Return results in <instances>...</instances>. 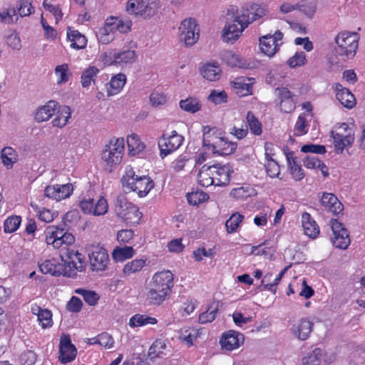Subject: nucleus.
I'll return each mask as SVG.
<instances>
[{"label":"nucleus","mask_w":365,"mask_h":365,"mask_svg":"<svg viewBox=\"0 0 365 365\" xmlns=\"http://www.w3.org/2000/svg\"><path fill=\"white\" fill-rule=\"evenodd\" d=\"M199 72L202 78L210 82L218 81L222 76V69L216 61H209L201 64Z\"/></svg>","instance_id":"aec40b11"},{"label":"nucleus","mask_w":365,"mask_h":365,"mask_svg":"<svg viewBox=\"0 0 365 365\" xmlns=\"http://www.w3.org/2000/svg\"><path fill=\"white\" fill-rule=\"evenodd\" d=\"M243 220V215L238 212L232 213L225 222V227L227 233L231 234L237 232Z\"/></svg>","instance_id":"de8ad7c7"},{"label":"nucleus","mask_w":365,"mask_h":365,"mask_svg":"<svg viewBox=\"0 0 365 365\" xmlns=\"http://www.w3.org/2000/svg\"><path fill=\"white\" fill-rule=\"evenodd\" d=\"M217 312V304L215 302L210 304L207 309L199 315L198 322L200 324L212 322L216 318Z\"/></svg>","instance_id":"09e8293b"},{"label":"nucleus","mask_w":365,"mask_h":365,"mask_svg":"<svg viewBox=\"0 0 365 365\" xmlns=\"http://www.w3.org/2000/svg\"><path fill=\"white\" fill-rule=\"evenodd\" d=\"M99 71V69L94 66H90L85 69L81 76V83L83 88H88L91 83L95 81Z\"/></svg>","instance_id":"c03bdc74"},{"label":"nucleus","mask_w":365,"mask_h":365,"mask_svg":"<svg viewBox=\"0 0 365 365\" xmlns=\"http://www.w3.org/2000/svg\"><path fill=\"white\" fill-rule=\"evenodd\" d=\"M304 165L309 169L319 170L324 177L329 175V170L327 165L314 156H307L303 160Z\"/></svg>","instance_id":"4c0bfd02"},{"label":"nucleus","mask_w":365,"mask_h":365,"mask_svg":"<svg viewBox=\"0 0 365 365\" xmlns=\"http://www.w3.org/2000/svg\"><path fill=\"white\" fill-rule=\"evenodd\" d=\"M291 330L297 339L306 340L312 330V323L307 319H302L295 323Z\"/></svg>","instance_id":"7c9ffc66"},{"label":"nucleus","mask_w":365,"mask_h":365,"mask_svg":"<svg viewBox=\"0 0 365 365\" xmlns=\"http://www.w3.org/2000/svg\"><path fill=\"white\" fill-rule=\"evenodd\" d=\"M197 182L202 187L215 185V180L211 166L203 165L197 175Z\"/></svg>","instance_id":"ea45409f"},{"label":"nucleus","mask_w":365,"mask_h":365,"mask_svg":"<svg viewBox=\"0 0 365 365\" xmlns=\"http://www.w3.org/2000/svg\"><path fill=\"white\" fill-rule=\"evenodd\" d=\"M60 257H62L63 262H65L68 267V274L71 270L79 272L83 270L85 265L84 256L73 245L65 248L61 252Z\"/></svg>","instance_id":"2eb2a0df"},{"label":"nucleus","mask_w":365,"mask_h":365,"mask_svg":"<svg viewBox=\"0 0 365 365\" xmlns=\"http://www.w3.org/2000/svg\"><path fill=\"white\" fill-rule=\"evenodd\" d=\"M244 342V334L234 329L223 332L219 339V344L224 351H232L238 349Z\"/></svg>","instance_id":"f3484780"},{"label":"nucleus","mask_w":365,"mask_h":365,"mask_svg":"<svg viewBox=\"0 0 365 365\" xmlns=\"http://www.w3.org/2000/svg\"><path fill=\"white\" fill-rule=\"evenodd\" d=\"M67 37L71 42L70 46H86L87 38L77 30L68 28Z\"/></svg>","instance_id":"3c124183"},{"label":"nucleus","mask_w":365,"mask_h":365,"mask_svg":"<svg viewBox=\"0 0 365 365\" xmlns=\"http://www.w3.org/2000/svg\"><path fill=\"white\" fill-rule=\"evenodd\" d=\"M264 168L267 174L272 178H279L280 175V167L278 163L274 160L264 162Z\"/></svg>","instance_id":"338daca9"},{"label":"nucleus","mask_w":365,"mask_h":365,"mask_svg":"<svg viewBox=\"0 0 365 365\" xmlns=\"http://www.w3.org/2000/svg\"><path fill=\"white\" fill-rule=\"evenodd\" d=\"M321 205L329 212L339 214L343 210V205L332 193H324L320 198Z\"/></svg>","instance_id":"c756f323"},{"label":"nucleus","mask_w":365,"mask_h":365,"mask_svg":"<svg viewBox=\"0 0 365 365\" xmlns=\"http://www.w3.org/2000/svg\"><path fill=\"white\" fill-rule=\"evenodd\" d=\"M183 140L184 138L175 130H173L170 134L163 135L158 141L161 158H164L177 150L182 145Z\"/></svg>","instance_id":"dca6fc26"},{"label":"nucleus","mask_w":365,"mask_h":365,"mask_svg":"<svg viewBox=\"0 0 365 365\" xmlns=\"http://www.w3.org/2000/svg\"><path fill=\"white\" fill-rule=\"evenodd\" d=\"M108 26L110 27L113 32L118 31L120 33H126L130 31L132 23L130 21L123 22L121 20L111 17L106 19Z\"/></svg>","instance_id":"49530a36"},{"label":"nucleus","mask_w":365,"mask_h":365,"mask_svg":"<svg viewBox=\"0 0 365 365\" xmlns=\"http://www.w3.org/2000/svg\"><path fill=\"white\" fill-rule=\"evenodd\" d=\"M31 312L37 317L38 324L43 329L52 327L53 324V314L51 310L43 309L38 305L34 304L31 306Z\"/></svg>","instance_id":"5701e85b"},{"label":"nucleus","mask_w":365,"mask_h":365,"mask_svg":"<svg viewBox=\"0 0 365 365\" xmlns=\"http://www.w3.org/2000/svg\"><path fill=\"white\" fill-rule=\"evenodd\" d=\"M209 199V195L203 191L197 190L187 195V200L189 204L199 205Z\"/></svg>","instance_id":"13d9d810"},{"label":"nucleus","mask_w":365,"mask_h":365,"mask_svg":"<svg viewBox=\"0 0 365 365\" xmlns=\"http://www.w3.org/2000/svg\"><path fill=\"white\" fill-rule=\"evenodd\" d=\"M121 182L125 191L135 192L140 197H145L155 185L150 177L136 175L131 166L125 168Z\"/></svg>","instance_id":"20e7f679"},{"label":"nucleus","mask_w":365,"mask_h":365,"mask_svg":"<svg viewBox=\"0 0 365 365\" xmlns=\"http://www.w3.org/2000/svg\"><path fill=\"white\" fill-rule=\"evenodd\" d=\"M88 258L92 269L96 271L105 270L110 262L108 251L99 244L90 247Z\"/></svg>","instance_id":"4468645a"},{"label":"nucleus","mask_w":365,"mask_h":365,"mask_svg":"<svg viewBox=\"0 0 365 365\" xmlns=\"http://www.w3.org/2000/svg\"><path fill=\"white\" fill-rule=\"evenodd\" d=\"M127 145L130 155H135L143 151L145 148V143L141 141L140 137L135 133L128 135Z\"/></svg>","instance_id":"58836bf2"},{"label":"nucleus","mask_w":365,"mask_h":365,"mask_svg":"<svg viewBox=\"0 0 365 365\" xmlns=\"http://www.w3.org/2000/svg\"><path fill=\"white\" fill-rule=\"evenodd\" d=\"M287 160L292 178L297 181L302 180L304 177V173L302 167L298 165L295 159L289 155H287Z\"/></svg>","instance_id":"8fccbe9b"},{"label":"nucleus","mask_w":365,"mask_h":365,"mask_svg":"<svg viewBox=\"0 0 365 365\" xmlns=\"http://www.w3.org/2000/svg\"><path fill=\"white\" fill-rule=\"evenodd\" d=\"M180 108L189 113H195L200 110L202 105L199 98L193 96H189L179 102Z\"/></svg>","instance_id":"a19ab883"},{"label":"nucleus","mask_w":365,"mask_h":365,"mask_svg":"<svg viewBox=\"0 0 365 365\" xmlns=\"http://www.w3.org/2000/svg\"><path fill=\"white\" fill-rule=\"evenodd\" d=\"M322 356L323 351L319 348H316L303 359V364L319 365Z\"/></svg>","instance_id":"bf43d9fd"},{"label":"nucleus","mask_w":365,"mask_h":365,"mask_svg":"<svg viewBox=\"0 0 365 365\" xmlns=\"http://www.w3.org/2000/svg\"><path fill=\"white\" fill-rule=\"evenodd\" d=\"M112 255L115 262H123L131 259L135 255V250L132 247L128 246L116 247L114 249Z\"/></svg>","instance_id":"a18cd8bd"},{"label":"nucleus","mask_w":365,"mask_h":365,"mask_svg":"<svg viewBox=\"0 0 365 365\" xmlns=\"http://www.w3.org/2000/svg\"><path fill=\"white\" fill-rule=\"evenodd\" d=\"M254 194V190L251 187H238L233 188L230 192V195L237 200H244L252 196Z\"/></svg>","instance_id":"e2e57ef3"},{"label":"nucleus","mask_w":365,"mask_h":365,"mask_svg":"<svg viewBox=\"0 0 365 365\" xmlns=\"http://www.w3.org/2000/svg\"><path fill=\"white\" fill-rule=\"evenodd\" d=\"M149 101L153 107L157 108L167 103L168 96L163 91H153L149 96Z\"/></svg>","instance_id":"4d7b16f0"},{"label":"nucleus","mask_w":365,"mask_h":365,"mask_svg":"<svg viewBox=\"0 0 365 365\" xmlns=\"http://www.w3.org/2000/svg\"><path fill=\"white\" fill-rule=\"evenodd\" d=\"M253 78L239 77L231 81V86L239 96H247L253 93Z\"/></svg>","instance_id":"393cba45"},{"label":"nucleus","mask_w":365,"mask_h":365,"mask_svg":"<svg viewBox=\"0 0 365 365\" xmlns=\"http://www.w3.org/2000/svg\"><path fill=\"white\" fill-rule=\"evenodd\" d=\"M124 151V138H112L101 151V163L103 168L108 172L115 169L122 161Z\"/></svg>","instance_id":"39448f33"},{"label":"nucleus","mask_w":365,"mask_h":365,"mask_svg":"<svg viewBox=\"0 0 365 365\" xmlns=\"http://www.w3.org/2000/svg\"><path fill=\"white\" fill-rule=\"evenodd\" d=\"M360 35L356 31L342 30L334 38L336 46H358Z\"/></svg>","instance_id":"c85d7f7f"},{"label":"nucleus","mask_w":365,"mask_h":365,"mask_svg":"<svg viewBox=\"0 0 365 365\" xmlns=\"http://www.w3.org/2000/svg\"><path fill=\"white\" fill-rule=\"evenodd\" d=\"M307 61L304 52H297L292 57L288 59L287 64L290 68L302 66Z\"/></svg>","instance_id":"774afa93"},{"label":"nucleus","mask_w":365,"mask_h":365,"mask_svg":"<svg viewBox=\"0 0 365 365\" xmlns=\"http://www.w3.org/2000/svg\"><path fill=\"white\" fill-rule=\"evenodd\" d=\"M227 94L224 90L213 89L210 91L207 99L215 106L227 103Z\"/></svg>","instance_id":"603ef678"},{"label":"nucleus","mask_w":365,"mask_h":365,"mask_svg":"<svg viewBox=\"0 0 365 365\" xmlns=\"http://www.w3.org/2000/svg\"><path fill=\"white\" fill-rule=\"evenodd\" d=\"M56 85L61 87L68 83L72 77L69 66L67 63L57 65L54 68Z\"/></svg>","instance_id":"2f4dec72"},{"label":"nucleus","mask_w":365,"mask_h":365,"mask_svg":"<svg viewBox=\"0 0 365 365\" xmlns=\"http://www.w3.org/2000/svg\"><path fill=\"white\" fill-rule=\"evenodd\" d=\"M97 36L100 43L108 44L113 39L114 32L108 26L107 22L106 21L104 27L99 30Z\"/></svg>","instance_id":"0e129e2a"},{"label":"nucleus","mask_w":365,"mask_h":365,"mask_svg":"<svg viewBox=\"0 0 365 365\" xmlns=\"http://www.w3.org/2000/svg\"><path fill=\"white\" fill-rule=\"evenodd\" d=\"M283 34L280 31H277L274 34H267L259 38L260 46H270V42L274 46H279L278 41H282Z\"/></svg>","instance_id":"680f3d73"},{"label":"nucleus","mask_w":365,"mask_h":365,"mask_svg":"<svg viewBox=\"0 0 365 365\" xmlns=\"http://www.w3.org/2000/svg\"><path fill=\"white\" fill-rule=\"evenodd\" d=\"M203 149L217 155H227L233 153L237 145L225 138L217 128L203 127Z\"/></svg>","instance_id":"7ed1b4c3"},{"label":"nucleus","mask_w":365,"mask_h":365,"mask_svg":"<svg viewBox=\"0 0 365 365\" xmlns=\"http://www.w3.org/2000/svg\"><path fill=\"white\" fill-rule=\"evenodd\" d=\"M114 211L119 219L131 225L138 224L142 217L138 206L123 196L116 199Z\"/></svg>","instance_id":"0eeeda50"},{"label":"nucleus","mask_w":365,"mask_h":365,"mask_svg":"<svg viewBox=\"0 0 365 365\" xmlns=\"http://www.w3.org/2000/svg\"><path fill=\"white\" fill-rule=\"evenodd\" d=\"M266 10L257 4H252L240 11L235 6L228 9L227 19L230 22L225 26L222 37L226 43L233 44L245 28L257 19L265 15Z\"/></svg>","instance_id":"f257e3e1"},{"label":"nucleus","mask_w":365,"mask_h":365,"mask_svg":"<svg viewBox=\"0 0 365 365\" xmlns=\"http://www.w3.org/2000/svg\"><path fill=\"white\" fill-rule=\"evenodd\" d=\"M0 158L4 166L9 170L18 161V154L12 147L6 146L1 149Z\"/></svg>","instance_id":"c9c22d12"},{"label":"nucleus","mask_w":365,"mask_h":365,"mask_svg":"<svg viewBox=\"0 0 365 365\" xmlns=\"http://www.w3.org/2000/svg\"><path fill=\"white\" fill-rule=\"evenodd\" d=\"M51 123L55 128H63L69 123L72 117L71 108L68 106L58 104Z\"/></svg>","instance_id":"bb28decb"},{"label":"nucleus","mask_w":365,"mask_h":365,"mask_svg":"<svg viewBox=\"0 0 365 365\" xmlns=\"http://www.w3.org/2000/svg\"><path fill=\"white\" fill-rule=\"evenodd\" d=\"M174 286V274L170 270L155 272L149 281L144 294L145 301L151 305H160L170 294Z\"/></svg>","instance_id":"f03ea898"},{"label":"nucleus","mask_w":365,"mask_h":365,"mask_svg":"<svg viewBox=\"0 0 365 365\" xmlns=\"http://www.w3.org/2000/svg\"><path fill=\"white\" fill-rule=\"evenodd\" d=\"M45 242L61 252L75 242L74 236L58 226H48L44 231Z\"/></svg>","instance_id":"423d86ee"},{"label":"nucleus","mask_w":365,"mask_h":365,"mask_svg":"<svg viewBox=\"0 0 365 365\" xmlns=\"http://www.w3.org/2000/svg\"><path fill=\"white\" fill-rule=\"evenodd\" d=\"M302 225L304 234L310 238H315L319 233V227L308 212L302 215Z\"/></svg>","instance_id":"473e14b6"},{"label":"nucleus","mask_w":365,"mask_h":365,"mask_svg":"<svg viewBox=\"0 0 365 365\" xmlns=\"http://www.w3.org/2000/svg\"><path fill=\"white\" fill-rule=\"evenodd\" d=\"M353 125L346 123L339 124L331 133L336 152L341 154L346 148L352 146L355 136Z\"/></svg>","instance_id":"1a4fd4ad"},{"label":"nucleus","mask_w":365,"mask_h":365,"mask_svg":"<svg viewBox=\"0 0 365 365\" xmlns=\"http://www.w3.org/2000/svg\"><path fill=\"white\" fill-rule=\"evenodd\" d=\"M146 264V259H135L128 262L123 267V273L125 276H130L140 272Z\"/></svg>","instance_id":"79ce46f5"},{"label":"nucleus","mask_w":365,"mask_h":365,"mask_svg":"<svg viewBox=\"0 0 365 365\" xmlns=\"http://www.w3.org/2000/svg\"><path fill=\"white\" fill-rule=\"evenodd\" d=\"M73 192V187L71 183L48 185L44 189L45 196L57 202L69 197Z\"/></svg>","instance_id":"6ab92c4d"},{"label":"nucleus","mask_w":365,"mask_h":365,"mask_svg":"<svg viewBox=\"0 0 365 365\" xmlns=\"http://www.w3.org/2000/svg\"><path fill=\"white\" fill-rule=\"evenodd\" d=\"M179 40L185 46H193L200 36V28L197 21L193 18L184 19L179 27Z\"/></svg>","instance_id":"f8f14e48"},{"label":"nucleus","mask_w":365,"mask_h":365,"mask_svg":"<svg viewBox=\"0 0 365 365\" xmlns=\"http://www.w3.org/2000/svg\"><path fill=\"white\" fill-rule=\"evenodd\" d=\"M333 237L331 241L333 245L339 249L345 250L350 244V239L347 230L337 220L331 221Z\"/></svg>","instance_id":"a211bd4d"},{"label":"nucleus","mask_w":365,"mask_h":365,"mask_svg":"<svg viewBox=\"0 0 365 365\" xmlns=\"http://www.w3.org/2000/svg\"><path fill=\"white\" fill-rule=\"evenodd\" d=\"M333 87L336 99L344 107L351 109L356 106V98L348 88L343 87L339 83H335Z\"/></svg>","instance_id":"cd10ccee"},{"label":"nucleus","mask_w":365,"mask_h":365,"mask_svg":"<svg viewBox=\"0 0 365 365\" xmlns=\"http://www.w3.org/2000/svg\"><path fill=\"white\" fill-rule=\"evenodd\" d=\"M38 267L40 272L44 274L59 277L68 274V267L63 262L62 257H48L41 259L38 262Z\"/></svg>","instance_id":"ddd939ff"},{"label":"nucleus","mask_w":365,"mask_h":365,"mask_svg":"<svg viewBox=\"0 0 365 365\" xmlns=\"http://www.w3.org/2000/svg\"><path fill=\"white\" fill-rule=\"evenodd\" d=\"M200 336L199 330L192 327H185L180 330L178 339L187 346H192Z\"/></svg>","instance_id":"e433bc0d"},{"label":"nucleus","mask_w":365,"mask_h":365,"mask_svg":"<svg viewBox=\"0 0 365 365\" xmlns=\"http://www.w3.org/2000/svg\"><path fill=\"white\" fill-rule=\"evenodd\" d=\"M100 61L104 66H118L121 68L135 61L136 56L134 51L130 49L115 50L113 52L104 53L100 56Z\"/></svg>","instance_id":"9d476101"},{"label":"nucleus","mask_w":365,"mask_h":365,"mask_svg":"<svg viewBox=\"0 0 365 365\" xmlns=\"http://www.w3.org/2000/svg\"><path fill=\"white\" fill-rule=\"evenodd\" d=\"M59 360L63 364L68 363L73 361L76 356V349L71 344V339L68 335H63L60 339L59 344Z\"/></svg>","instance_id":"412c9836"},{"label":"nucleus","mask_w":365,"mask_h":365,"mask_svg":"<svg viewBox=\"0 0 365 365\" xmlns=\"http://www.w3.org/2000/svg\"><path fill=\"white\" fill-rule=\"evenodd\" d=\"M159 8L158 0H128L125 11L135 17L149 19L158 13Z\"/></svg>","instance_id":"6e6552de"},{"label":"nucleus","mask_w":365,"mask_h":365,"mask_svg":"<svg viewBox=\"0 0 365 365\" xmlns=\"http://www.w3.org/2000/svg\"><path fill=\"white\" fill-rule=\"evenodd\" d=\"M211 167L215 180V185H227L230 182L231 174L233 173L231 165L229 164H217Z\"/></svg>","instance_id":"4be33fe9"},{"label":"nucleus","mask_w":365,"mask_h":365,"mask_svg":"<svg viewBox=\"0 0 365 365\" xmlns=\"http://www.w3.org/2000/svg\"><path fill=\"white\" fill-rule=\"evenodd\" d=\"M247 122L251 133L255 135H260L262 133V125L252 112L247 114Z\"/></svg>","instance_id":"5fc2aeb1"},{"label":"nucleus","mask_w":365,"mask_h":365,"mask_svg":"<svg viewBox=\"0 0 365 365\" xmlns=\"http://www.w3.org/2000/svg\"><path fill=\"white\" fill-rule=\"evenodd\" d=\"M74 292L81 295L83 297L84 301L90 306L96 305L100 299L99 295L96 292L91 290L76 289Z\"/></svg>","instance_id":"6e6d98bb"},{"label":"nucleus","mask_w":365,"mask_h":365,"mask_svg":"<svg viewBox=\"0 0 365 365\" xmlns=\"http://www.w3.org/2000/svg\"><path fill=\"white\" fill-rule=\"evenodd\" d=\"M21 217L19 215H11L8 217L4 223V231L6 233H12L16 232L20 227Z\"/></svg>","instance_id":"864d4df0"},{"label":"nucleus","mask_w":365,"mask_h":365,"mask_svg":"<svg viewBox=\"0 0 365 365\" xmlns=\"http://www.w3.org/2000/svg\"><path fill=\"white\" fill-rule=\"evenodd\" d=\"M309 129V124L305 114L299 115L297 120L295 123L294 133L295 135L302 136L306 134Z\"/></svg>","instance_id":"052dcab7"},{"label":"nucleus","mask_w":365,"mask_h":365,"mask_svg":"<svg viewBox=\"0 0 365 365\" xmlns=\"http://www.w3.org/2000/svg\"><path fill=\"white\" fill-rule=\"evenodd\" d=\"M197 300L194 297H187L182 302L180 308L182 315H190L197 307Z\"/></svg>","instance_id":"69168bd1"},{"label":"nucleus","mask_w":365,"mask_h":365,"mask_svg":"<svg viewBox=\"0 0 365 365\" xmlns=\"http://www.w3.org/2000/svg\"><path fill=\"white\" fill-rule=\"evenodd\" d=\"M158 323L156 318L148 314H135L132 316L128 322V326L131 329H137L147 325H154Z\"/></svg>","instance_id":"f704fd0d"},{"label":"nucleus","mask_w":365,"mask_h":365,"mask_svg":"<svg viewBox=\"0 0 365 365\" xmlns=\"http://www.w3.org/2000/svg\"><path fill=\"white\" fill-rule=\"evenodd\" d=\"M58 102L54 100H50L45 104L39 106L35 111L34 118L38 123L46 122L54 115L56 110L58 109Z\"/></svg>","instance_id":"a878e982"},{"label":"nucleus","mask_w":365,"mask_h":365,"mask_svg":"<svg viewBox=\"0 0 365 365\" xmlns=\"http://www.w3.org/2000/svg\"><path fill=\"white\" fill-rule=\"evenodd\" d=\"M222 60L229 66L242 68H251L252 66L247 61L242 59L240 56L233 53L230 51H225L222 55Z\"/></svg>","instance_id":"72a5a7b5"},{"label":"nucleus","mask_w":365,"mask_h":365,"mask_svg":"<svg viewBox=\"0 0 365 365\" xmlns=\"http://www.w3.org/2000/svg\"><path fill=\"white\" fill-rule=\"evenodd\" d=\"M126 82V75L123 73L113 76L105 85L107 96L110 97L119 94L123 91Z\"/></svg>","instance_id":"b1692460"},{"label":"nucleus","mask_w":365,"mask_h":365,"mask_svg":"<svg viewBox=\"0 0 365 365\" xmlns=\"http://www.w3.org/2000/svg\"><path fill=\"white\" fill-rule=\"evenodd\" d=\"M79 207L85 215L95 217L105 215L108 211V202L105 197L100 196L97 200L83 197L79 201Z\"/></svg>","instance_id":"9b49d317"},{"label":"nucleus","mask_w":365,"mask_h":365,"mask_svg":"<svg viewBox=\"0 0 365 365\" xmlns=\"http://www.w3.org/2000/svg\"><path fill=\"white\" fill-rule=\"evenodd\" d=\"M166 344L162 339H156L150 346L148 356L151 361L162 357L165 355L164 351L166 349Z\"/></svg>","instance_id":"37998d69"}]
</instances>
